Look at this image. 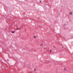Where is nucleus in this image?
Here are the masks:
<instances>
[{"instance_id":"1","label":"nucleus","mask_w":73,"mask_h":73,"mask_svg":"<svg viewBox=\"0 0 73 73\" xmlns=\"http://www.w3.org/2000/svg\"><path fill=\"white\" fill-rule=\"evenodd\" d=\"M16 30H19V29H20V28H17L15 29Z\"/></svg>"},{"instance_id":"2","label":"nucleus","mask_w":73,"mask_h":73,"mask_svg":"<svg viewBox=\"0 0 73 73\" xmlns=\"http://www.w3.org/2000/svg\"><path fill=\"white\" fill-rule=\"evenodd\" d=\"M11 32L12 33H15V31H12Z\"/></svg>"},{"instance_id":"3","label":"nucleus","mask_w":73,"mask_h":73,"mask_svg":"<svg viewBox=\"0 0 73 73\" xmlns=\"http://www.w3.org/2000/svg\"><path fill=\"white\" fill-rule=\"evenodd\" d=\"M33 37H34V38H36V36H33Z\"/></svg>"},{"instance_id":"4","label":"nucleus","mask_w":73,"mask_h":73,"mask_svg":"<svg viewBox=\"0 0 73 73\" xmlns=\"http://www.w3.org/2000/svg\"><path fill=\"white\" fill-rule=\"evenodd\" d=\"M72 13L71 12L70 13V15H72Z\"/></svg>"},{"instance_id":"5","label":"nucleus","mask_w":73,"mask_h":73,"mask_svg":"<svg viewBox=\"0 0 73 73\" xmlns=\"http://www.w3.org/2000/svg\"><path fill=\"white\" fill-rule=\"evenodd\" d=\"M41 45H42V44L41 43V44L40 45V46H41Z\"/></svg>"},{"instance_id":"6","label":"nucleus","mask_w":73,"mask_h":73,"mask_svg":"<svg viewBox=\"0 0 73 73\" xmlns=\"http://www.w3.org/2000/svg\"><path fill=\"white\" fill-rule=\"evenodd\" d=\"M50 52H51V50H50Z\"/></svg>"},{"instance_id":"7","label":"nucleus","mask_w":73,"mask_h":73,"mask_svg":"<svg viewBox=\"0 0 73 73\" xmlns=\"http://www.w3.org/2000/svg\"><path fill=\"white\" fill-rule=\"evenodd\" d=\"M64 70H66V69L64 68Z\"/></svg>"},{"instance_id":"8","label":"nucleus","mask_w":73,"mask_h":73,"mask_svg":"<svg viewBox=\"0 0 73 73\" xmlns=\"http://www.w3.org/2000/svg\"><path fill=\"white\" fill-rule=\"evenodd\" d=\"M34 70L35 71V70H36V69H34Z\"/></svg>"},{"instance_id":"9","label":"nucleus","mask_w":73,"mask_h":73,"mask_svg":"<svg viewBox=\"0 0 73 73\" xmlns=\"http://www.w3.org/2000/svg\"><path fill=\"white\" fill-rule=\"evenodd\" d=\"M40 3H41V1H40Z\"/></svg>"},{"instance_id":"10","label":"nucleus","mask_w":73,"mask_h":73,"mask_svg":"<svg viewBox=\"0 0 73 73\" xmlns=\"http://www.w3.org/2000/svg\"><path fill=\"white\" fill-rule=\"evenodd\" d=\"M8 61H9V60H8Z\"/></svg>"}]
</instances>
